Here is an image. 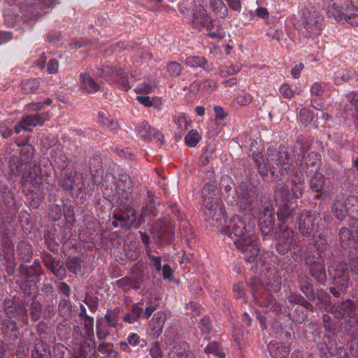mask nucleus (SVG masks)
Segmentation results:
<instances>
[{
    "instance_id": "nucleus-15",
    "label": "nucleus",
    "mask_w": 358,
    "mask_h": 358,
    "mask_svg": "<svg viewBox=\"0 0 358 358\" xmlns=\"http://www.w3.org/2000/svg\"><path fill=\"white\" fill-rule=\"evenodd\" d=\"M303 22L305 29L309 32L314 34H319L320 31L319 25V17L315 11L308 13V15H303Z\"/></svg>"
},
{
    "instance_id": "nucleus-43",
    "label": "nucleus",
    "mask_w": 358,
    "mask_h": 358,
    "mask_svg": "<svg viewBox=\"0 0 358 358\" xmlns=\"http://www.w3.org/2000/svg\"><path fill=\"white\" fill-rule=\"evenodd\" d=\"M324 84L321 83H315L310 88V92L313 95L320 96L324 92Z\"/></svg>"
},
{
    "instance_id": "nucleus-63",
    "label": "nucleus",
    "mask_w": 358,
    "mask_h": 358,
    "mask_svg": "<svg viewBox=\"0 0 358 358\" xmlns=\"http://www.w3.org/2000/svg\"><path fill=\"white\" fill-rule=\"evenodd\" d=\"M149 257L156 270L159 271L161 269V258L154 255H149Z\"/></svg>"
},
{
    "instance_id": "nucleus-18",
    "label": "nucleus",
    "mask_w": 358,
    "mask_h": 358,
    "mask_svg": "<svg viewBox=\"0 0 358 358\" xmlns=\"http://www.w3.org/2000/svg\"><path fill=\"white\" fill-rule=\"evenodd\" d=\"M138 133L143 138H156L158 141L163 140V136L161 133L152 129L146 122H141L138 127Z\"/></svg>"
},
{
    "instance_id": "nucleus-23",
    "label": "nucleus",
    "mask_w": 358,
    "mask_h": 358,
    "mask_svg": "<svg viewBox=\"0 0 358 358\" xmlns=\"http://www.w3.org/2000/svg\"><path fill=\"white\" fill-rule=\"evenodd\" d=\"M329 184V181L326 180L324 176L320 173H316L310 178V186L315 192H319L322 189L327 185Z\"/></svg>"
},
{
    "instance_id": "nucleus-54",
    "label": "nucleus",
    "mask_w": 358,
    "mask_h": 358,
    "mask_svg": "<svg viewBox=\"0 0 358 358\" xmlns=\"http://www.w3.org/2000/svg\"><path fill=\"white\" fill-rule=\"evenodd\" d=\"M10 166L11 172L13 175L19 174L18 171V159L17 157H12L10 160Z\"/></svg>"
},
{
    "instance_id": "nucleus-6",
    "label": "nucleus",
    "mask_w": 358,
    "mask_h": 358,
    "mask_svg": "<svg viewBox=\"0 0 358 358\" xmlns=\"http://www.w3.org/2000/svg\"><path fill=\"white\" fill-rule=\"evenodd\" d=\"M320 218L315 211L304 210L299 218V230L303 236H311L317 229Z\"/></svg>"
},
{
    "instance_id": "nucleus-53",
    "label": "nucleus",
    "mask_w": 358,
    "mask_h": 358,
    "mask_svg": "<svg viewBox=\"0 0 358 358\" xmlns=\"http://www.w3.org/2000/svg\"><path fill=\"white\" fill-rule=\"evenodd\" d=\"M217 87V83L213 80H206L203 82V88L206 92H211Z\"/></svg>"
},
{
    "instance_id": "nucleus-39",
    "label": "nucleus",
    "mask_w": 358,
    "mask_h": 358,
    "mask_svg": "<svg viewBox=\"0 0 358 358\" xmlns=\"http://www.w3.org/2000/svg\"><path fill=\"white\" fill-rule=\"evenodd\" d=\"M17 248L19 250L24 249V252L22 253L21 252V255L23 259H29L31 255V245L26 242H21L18 244Z\"/></svg>"
},
{
    "instance_id": "nucleus-60",
    "label": "nucleus",
    "mask_w": 358,
    "mask_h": 358,
    "mask_svg": "<svg viewBox=\"0 0 358 358\" xmlns=\"http://www.w3.org/2000/svg\"><path fill=\"white\" fill-rule=\"evenodd\" d=\"M251 101H252V96L248 94H245L243 96H241L237 98V102L238 104H241V105L247 104V103H250Z\"/></svg>"
},
{
    "instance_id": "nucleus-32",
    "label": "nucleus",
    "mask_w": 358,
    "mask_h": 358,
    "mask_svg": "<svg viewBox=\"0 0 358 358\" xmlns=\"http://www.w3.org/2000/svg\"><path fill=\"white\" fill-rule=\"evenodd\" d=\"M166 70L170 76L177 77L181 73L182 67L176 62H171L167 64Z\"/></svg>"
},
{
    "instance_id": "nucleus-59",
    "label": "nucleus",
    "mask_w": 358,
    "mask_h": 358,
    "mask_svg": "<svg viewBox=\"0 0 358 358\" xmlns=\"http://www.w3.org/2000/svg\"><path fill=\"white\" fill-rule=\"evenodd\" d=\"M304 66L302 63L297 64L291 71V74L293 78H298L300 76L301 71L303 69Z\"/></svg>"
},
{
    "instance_id": "nucleus-48",
    "label": "nucleus",
    "mask_w": 358,
    "mask_h": 358,
    "mask_svg": "<svg viewBox=\"0 0 358 358\" xmlns=\"http://www.w3.org/2000/svg\"><path fill=\"white\" fill-rule=\"evenodd\" d=\"M200 328L203 334H207L210 332L211 329V325L208 318L204 317L201 320Z\"/></svg>"
},
{
    "instance_id": "nucleus-16",
    "label": "nucleus",
    "mask_w": 358,
    "mask_h": 358,
    "mask_svg": "<svg viewBox=\"0 0 358 358\" xmlns=\"http://www.w3.org/2000/svg\"><path fill=\"white\" fill-rule=\"evenodd\" d=\"M268 349L273 358H287L289 354L288 346L284 343L271 342Z\"/></svg>"
},
{
    "instance_id": "nucleus-20",
    "label": "nucleus",
    "mask_w": 358,
    "mask_h": 358,
    "mask_svg": "<svg viewBox=\"0 0 358 358\" xmlns=\"http://www.w3.org/2000/svg\"><path fill=\"white\" fill-rule=\"evenodd\" d=\"M114 217L115 220L112 222V225L114 227H120L126 229H129L136 220L134 212H131V215H127V216L120 215H115Z\"/></svg>"
},
{
    "instance_id": "nucleus-56",
    "label": "nucleus",
    "mask_w": 358,
    "mask_h": 358,
    "mask_svg": "<svg viewBox=\"0 0 358 358\" xmlns=\"http://www.w3.org/2000/svg\"><path fill=\"white\" fill-rule=\"evenodd\" d=\"M13 37V35L9 31H0V45L9 41Z\"/></svg>"
},
{
    "instance_id": "nucleus-61",
    "label": "nucleus",
    "mask_w": 358,
    "mask_h": 358,
    "mask_svg": "<svg viewBox=\"0 0 358 358\" xmlns=\"http://www.w3.org/2000/svg\"><path fill=\"white\" fill-rule=\"evenodd\" d=\"M162 273L164 278L171 279L173 270L168 264H164L162 268Z\"/></svg>"
},
{
    "instance_id": "nucleus-10",
    "label": "nucleus",
    "mask_w": 358,
    "mask_h": 358,
    "mask_svg": "<svg viewBox=\"0 0 358 358\" xmlns=\"http://www.w3.org/2000/svg\"><path fill=\"white\" fill-rule=\"evenodd\" d=\"M294 243L292 229L289 227L281 229L275 244L276 250L280 254L285 255L290 250L292 246L294 245Z\"/></svg>"
},
{
    "instance_id": "nucleus-1",
    "label": "nucleus",
    "mask_w": 358,
    "mask_h": 358,
    "mask_svg": "<svg viewBox=\"0 0 358 358\" xmlns=\"http://www.w3.org/2000/svg\"><path fill=\"white\" fill-rule=\"evenodd\" d=\"M255 222L248 217L236 215L231 218L223 229V232L233 240L248 262L254 261L259 252L255 243Z\"/></svg>"
},
{
    "instance_id": "nucleus-37",
    "label": "nucleus",
    "mask_w": 358,
    "mask_h": 358,
    "mask_svg": "<svg viewBox=\"0 0 358 358\" xmlns=\"http://www.w3.org/2000/svg\"><path fill=\"white\" fill-rule=\"evenodd\" d=\"M313 118V115L308 110L305 108L301 110L299 120L302 124L307 125L312 122Z\"/></svg>"
},
{
    "instance_id": "nucleus-5",
    "label": "nucleus",
    "mask_w": 358,
    "mask_h": 358,
    "mask_svg": "<svg viewBox=\"0 0 358 358\" xmlns=\"http://www.w3.org/2000/svg\"><path fill=\"white\" fill-rule=\"evenodd\" d=\"M351 230L346 227H343L340 230L339 236L341 243L343 247L353 245L356 251L358 250V220L353 222L350 227ZM357 260H352L350 263L351 270L355 273H358V252L356 254Z\"/></svg>"
},
{
    "instance_id": "nucleus-13",
    "label": "nucleus",
    "mask_w": 358,
    "mask_h": 358,
    "mask_svg": "<svg viewBox=\"0 0 358 358\" xmlns=\"http://www.w3.org/2000/svg\"><path fill=\"white\" fill-rule=\"evenodd\" d=\"M276 167L273 165L270 167L271 172L274 174L277 169H279V171L287 172L289 170L291 166V159L289 157V155L287 151L280 150L276 157L275 159Z\"/></svg>"
},
{
    "instance_id": "nucleus-46",
    "label": "nucleus",
    "mask_w": 358,
    "mask_h": 358,
    "mask_svg": "<svg viewBox=\"0 0 358 358\" xmlns=\"http://www.w3.org/2000/svg\"><path fill=\"white\" fill-rule=\"evenodd\" d=\"M131 278L129 277L122 278L117 281V285L122 289L127 291L130 289Z\"/></svg>"
},
{
    "instance_id": "nucleus-52",
    "label": "nucleus",
    "mask_w": 358,
    "mask_h": 358,
    "mask_svg": "<svg viewBox=\"0 0 358 358\" xmlns=\"http://www.w3.org/2000/svg\"><path fill=\"white\" fill-rule=\"evenodd\" d=\"M137 100L140 103L146 107H150L152 106V101L148 96H146V94L137 96Z\"/></svg>"
},
{
    "instance_id": "nucleus-44",
    "label": "nucleus",
    "mask_w": 358,
    "mask_h": 358,
    "mask_svg": "<svg viewBox=\"0 0 358 358\" xmlns=\"http://www.w3.org/2000/svg\"><path fill=\"white\" fill-rule=\"evenodd\" d=\"M175 122L178 127L181 131H185L187 129L188 127V122L186 119V117L184 115H180L177 118L175 119Z\"/></svg>"
},
{
    "instance_id": "nucleus-11",
    "label": "nucleus",
    "mask_w": 358,
    "mask_h": 358,
    "mask_svg": "<svg viewBox=\"0 0 358 358\" xmlns=\"http://www.w3.org/2000/svg\"><path fill=\"white\" fill-rule=\"evenodd\" d=\"M274 209L272 206H266L259 217V226L263 235H268L272 230L275 215Z\"/></svg>"
},
{
    "instance_id": "nucleus-28",
    "label": "nucleus",
    "mask_w": 358,
    "mask_h": 358,
    "mask_svg": "<svg viewBox=\"0 0 358 358\" xmlns=\"http://www.w3.org/2000/svg\"><path fill=\"white\" fill-rule=\"evenodd\" d=\"M3 332L5 337L10 340L17 338L19 335V331L14 321H9L4 327Z\"/></svg>"
},
{
    "instance_id": "nucleus-51",
    "label": "nucleus",
    "mask_w": 358,
    "mask_h": 358,
    "mask_svg": "<svg viewBox=\"0 0 358 358\" xmlns=\"http://www.w3.org/2000/svg\"><path fill=\"white\" fill-rule=\"evenodd\" d=\"M263 306L267 307L271 310L277 311L278 310L277 303L273 298L269 297L267 301L261 302Z\"/></svg>"
},
{
    "instance_id": "nucleus-29",
    "label": "nucleus",
    "mask_w": 358,
    "mask_h": 358,
    "mask_svg": "<svg viewBox=\"0 0 358 358\" xmlns=\"http://www.w3.org/2000/svg\"><path fill=\"white\" fill-rule=\"evenodd\" d=\"M185 63L187 66L192 68L201 67L206 69L204 65L206 64V60L203 57L189 56L185 59Z\"/></svg>"
},
{
    "instance_id": "nucleus-2",
    "label": "nucleus",
    "mask_w": 358,
    "mask_h": 358,
    "mask_svg": "<svg viewBox=\"0 0 358 358\" xmlns=\"http://www.w3.org/2000/svg\"><path fill=\"white\" fill-rule=\"evenodd\" d=\"M303 181H292L291 189L288 185L279 184L276 187L275 200L278 206L277 214L280 219L288 217L294 208V201L302 195Z\"/></svg>"
},
{
    "instance_id": "nucleus-50",
    "label": "nucleus",
    "mask_w": 358,
    "mask_h": 358,
    "mask_svg": "<svg viewBox=\"0 0 358 358\" xmlns=\"http://www.w3.org/2000/svg\"><path fill=\"white\" fill-rule=\"evenodd\" d=\"M59 63L56 59H50L48 63L47 71L50 74H54L57 72Z\"/></svg>"
},
{
    "instance_id": "nucleus-3",
    "label": "nucleus",
    "mask_w": 358,
    "mask_h": 358,
    "mask_svg": "<svg viewBox=\"0 0 358 358\" xmlns=\"http://www.w3.org/2000/svg\"><path fill=\"white\" fill-rule=\"evenodd\" d=\"M215 192L216 189L213 185L206 184L202 189L201 196L206 220L210 224L218 227L222 224V220L224 218V208Z\"/></svg>"
},
{
    "instance_id": "nucleus-62",
    "label": "nucleus",
    "mask_w": 358,
    "mask_h": 358,
    "mask_svg": "<svg viewBox=\"0 0 358 358\" xmlns=\"http://www.w3.org/2000/svg\"><path fill=\"white\" fill-rule=\"evenodd\" d=\"M127 341L130 345L136 346L139 343V337L136 334H131L128 336Z\"/></svg>"
},
{
    "instance_id": "nucleus-42",
    "label": "nucleus",
    "mask_w": 358,
    "mask_h": 358,
    "mask_svg": "<svg viewBox=\"0 0 358 358\" xmlns=\"http://www.w3.org/2000/svg\"><path fill=\"white\" fill-rule=\"evenodd\" d=\"M348 78V74L345 69H339L334 74V80L336 84L341 85L343 81Z\"/></svg>"
},
{
    "instance_id": "nucleus-7",
    "label": "nucleus",
    "mask_w": 358,
    "mask_h": 358,
    "mask_svg": "<svg viewBox=\"0 0 358 358\" xmlns=\"http://www.w3.org/2000/svg\"><path fill=\"white\" fill-rule=\"evenodd\" d=\"M306 262L310 266V270L315 279L323 284L325 282L327 275L324 267V259L322 258L320 252H316L313 256L308 255L306 257Z\"/></svg>"
},
{
    "instance_id": "nucleus-36",
    "label": "nucleus",
    "mask_w": 358,
    "mask_h": 358,
    "mask_svg": "<svg viewBox=\"0 0 358 358\" xmlns=\"http://www.w3.org/2000/svg\"><path fill=\"white\" fill-rule=\"evenodd\" d=\"M253 159L258 167L259 173L263 176H267L268 170L264 162L262 160L261 155L257 154L253 156Z\"/></svg>"
},
{
    "instance_id": "nucleus-24",
    "label": "nucleus",
    "mask_w": 358,
    "mask_h": 358,
    "mask_svg": "<svg viewBox=\"0 0 358 358\" xmlns=\"http://www.w3.org/2000/svg\"><path fill=\"white\" fill-rule=\"evenodd\" d=\"M167 318V313L165 312H157L154 315L152 319L150 322V326L153 330L161 331Z\"/></svg>"
},
{
    "instance_id": "nucleus-25",
    "label": "nucleus",
    "mask_w": 358,
    "mask_h": 358,
    "mask_svg": "<svg viewBox=\"0 0 358 358\" xmlns=\"http://www.w3.org/2000/svg\"><path fill=\"white\" fill-rule=\"evenodd\" d=\"M80 78L85 90L88 92L94 93L100 90V86L92 79L90 74H81Z\"/></svg>"
},
{
    "instance_id": "nucleus-64",
    "label": "nucleus",
    "mask_w": 358,
    "mask_h": 358,
    "mask_svg": "<svg viewBox=\"0 0 358 358\" xmlns=\"http://www.w3.org/2000/svg\"><path fill=\"white\" fill-rule=\"evenodd\" d=\"M256 14L258 17L265 19L268 16V12L266 8L259 7L256 9Z\"/></svg>"
},
{
    "instance_id": "nucleus-55",
    "label": "nucleus",
    "mask_w": 358,
    "mask_h": 358,
    "mask_svg": "<svg viewBox=\"0 0 358 358\" xmlns=\"http://www.w3.org/2000/svg\"><path fill=\"white\" fill-rule=\"evenodd\" d=\"M62 185L64 188L66 189H71L73 187L74 185L76 184V181L73 178H71V177H69L66 179H62Z\"/></svg>"
},
{
    "instance_id": "nucleus-14",
    "label": "nucleus",
    "mask_w": 358,
    "mask_h": 358,
    "mask_svg": "<svg viewBox=\"0 0 358 358\" xmlns=\"http://www.w3.org/2000/svg\"><path fill=\"white\" fill-rule=\"evenodd\" d=\"M190 20L197 27L199 25L208 29L213 27L212 18L203 8H199L198 13H194Z\"/></svg>"
},
{
    "instance_id": "nucleus-41",
    "label": "nucleus",
    "mask_w": 358,
    "mask_h": 358,
    "mask_svg": "<svg viewBox=\"0 0 358 358\" xmlns=\"http://www.w3.org/2000/svg\"><path fill=\"white\" fill-rule=\"evenodd\" d=\"M150 355L152 358H162V352L157 343H153L150 348Z\"/></svg>"
},
{
    "instance_id": "nucleus-4",
    "label": "nucleus",
    "mask_w": 358,
    "mask_h": 358,
    "mask_svg": "<svg viewBox=\"0 0 358 358\" xmlns=\"http://www.w3.org/2000/svg\"><path fill=\"white\" fill-rule=\"evenodd\" d=\"M351 6L338 7L336 3L329 5L327 14L337 22H346L352 26L358 25V0H350Z\"/></svg>"
},
{
    "instance_id": "nucleus-9",
    "label": "nucleus",
    "mask_w": 358,
    "mask_h": 358,
    "mask_svg": "<svg viewBox=\"0 0 358 358\" xmlns=\"http://www.w3.org/2000/svg\"><path fill=\"white\" fill-rule=\"evenodd\" d=\"M348 275L346 264L340 263L334 271V286L331 287V292L338 296L341 292H343L348 287Z\"/></svg>"
},
{
    "instance_id": "nucleus-34",
    "label": "nucleus",
    "mask_w": 358,
    "mask_h": 358,
    "mask_svg": "<svg viewBox=\"0 0 358 358\" xmlns=\"http://www.w3.org/2000/svg\"><path fill=\"white\" fill-rule=\"evenodd\" d=\"M241 68V67L240 65H234V64H232L228 67H227V66L223 67L220 71V76L222 77H226L228 76L234 75L240 71Z\"/></svg>"
},
{
    "instance_id": "nucleus-22",
    "label": "nucleus",
    "mask_w": 358,
    "mask_h": 358,
    "mask_svg": "<svg viewBox=\"0 0 358 358\" xmlns=\"http://www.w3.org/2000/svg\"><path fill=\"white\" fill-rule=\"evenodd\" d=\"M345 196H337L334 201L332 210L334 215L340 220H343L347 215V208L343 205Z\"/></svg>"
},
{
    "instance_id": "nucleus-40",
    "label": "nucleus",
    "mask_w": 358,
    "mask_h": 358,
    "mask_svg": "<svg viewBox=\"0 0 358 358\" xmlns=\"http://www.w3.org/2000/svg\"><path fill=\"white\" fill-rule=\"evenodd\" d=\"M80 315L81 316H84L85 317V323L88 328V331H93V326H94V319L92 317H90L86 315V309L83 305L80 306Z\"/></svg>"
},
{
    "instance_id": "nucleus-45",
    "label": "nucleus",
    "mask_w": 358,
    "mask_h": 358,
    "mask_svg": "<svg viewBox=\"0 0 358 358\" xmlns=\"http://www.w3.org/2000/svg\"><path fill=\"white\" fill-rule=\"evenodd\" d=\"M106 320L109 326L115 327L117 324V313L114 311H108L105 315Z\"/></svg>"
},
{
    "instance_id": "nucleus-17",
    "label": "nucleus",
    "mask_w": 358,
    "mask_h": 358,
    "mask_svg": "<svg viewBox=\"0 0 358 358\" xmlns=\"http://www.w3.org/2000/svg\"><path fill=\"white\" fill-rule=\"evenodd\" d=\"M188 350L189 345L186 342L179 343L173 347L169 353V358H192Z\"/></svg>"
},
{
    "instance_id": "nucleus-26",
    "label": "nucleus",
    "mask_w": 358,
    "mask_h": 358,
    "mask_svg": "<svg viewBox=\"0 0 358 358\" xmlns=\"http://www.w3.org/2000/svg\"><path fill=\"white\" fill-rule=\"evenodd\" d=\"M205 352L213 358H223L224 357L216 342L209 343L204 349Z\"/></svg>"
},
{
    "instance_id": "nucleus-27",
    "label": "nucleus",
    "mask_w": 358,
    "mask_h": 358,
    "mask_svg": "<svg viewBox=\"0 0 358 358\" xmlns=\"http://www.w3.org/2000/svg\"><path fill=\"white\" fill-rule=\"evenodd\" d=\"M210 6L220 17L223 18L227 15V8L222 0H212Z\"/></svg>"
},
{
    "instance_id": "nucleus-58",
    "label": "nucleus",
    "mask_w": 358,
    "mask_h": 358,
    "mask_svg": "<svg viewBox=\"0 0 358 358\" xmlns=\"http://www.w3.org/2000/svg\"><path fill=\"white\" fill-rule=\"evenodd\" d=\"M348 101L353 106H358V94L355 92H350L347 94Z\"/></svg>"
},
{
    "instance_id": "nucleus-21",
    "label": "nucleus",
    "mask_w": 358,
    "mask_h": 358,
    "mask_svg": "<svg viewBox=\"0 0 358 358\" xmlns=\"http://www.w3.org/2000/svg\"><path fill=\"white\" fill-rule=\"evenodd\" d=\"M155 306H149L143 309V303H137L132 306L131 313H134L137 318L148 319L156 310Z\"/></svg>"
},
{
    "instance_id": "nucleus-33",
    "label": "nucleus",
    "mask_w": 358,
    "mask_h": 358,
    "mask_svg": "<svg viewBox=\"0 0 358 358\" xmlns=\"http://www.w3.org/2000/svg\"><path fill=\"white\" fill-rule=\"evenodd\" d=\"M37 355L39 358H49L50 357V350L48 347L43 343H38L35 347V353L33 356Z\"/></svg>"
},
{
    "instance_id": "nucleus-35",
    "label": "nucleus",
    "mask_w": 358,
    "mask_h": 358,
    "mask_svg": "<svg viewBox=\"0 0 358 358\" xmlns=\"http://www.w3.org/2000/svg\"><path fill=\"white\" fill-rule=\"evenodd\" d=\"M154 86H155L154 84L146 83H141L136 87L135 92L138 94H141V95L148 94L151 93L152 90L154 87Z\"/></svg>"
},
{
    "instance_id": "nucleus-19",
    "label": "nucleus",
    "mask_w": 358,
    "mask_h": 358,
    "mask_svg": "<svg viewBox=\"0 0 358 358\" xmlns=\"http://www.w3.org/2000/svg\"><path fill=\"white\" fill-rule=\"evenodd\" d=\"M335 308V317L337 318L351 317V315L356 311L355 305L350 300L345 301Z\"/></svg>"
},
{
    "instance_id": "nucleus-30",
    "label": "nucleus",
    "mask_w": 358,
    "mask_h": 358,
    "mask_svg": "<svg viewBox=\"0 0 358 358\" xmlns=\"http://www.w3.org/2000/svg\"><path fill=\"white\" fill-rule=\"evenodd\" d=\"M201 138V136L199 133L195 129H192L185 135V142L187 146L194 148L200 141Z\"/></svg>"
},
{
    "instance_id": "nucleus-12",
    "label": "nucleus",
    "mask_w": 358,
    "mask_h": 358,
    "mask_svg": "<svg viewBox=\"0 0 358 358\" xmlns=\"http://www.w3.org/2000/svg\"><path fill=\"white\" fill-rule=\"evenodd\" d=\"M48 119L49 117L46 113H37L34 115H27L22 120L23 130L31 131L33 127L42 126Z\"/></svg>"
},
{
    "instance_id": "nucleus-31",
    "label": "nucleus",
    "mask_w": 358,
    "mask_h": 358,
    "mask_svg": "<svg viewBox=\"0 0 358 358\" xmlns=\"http://www.w3.org/2000/svg\"><path fill=\"white\" fill-rule=\"evenodd\" d=\"M39 82L36 79H29L22 83V90L24 94L34 93L38 88Z\"/></svg>"
},
{
    "instance_id": "nucleus-49",
    "label": "nucleus",
    "mask_w": 358,
    "mask_h": 358,
    "mask_svg": "<svg viewBox=\"0 0 358 358\" xmlns=\"http://www.w3.org/2000/svg\"><path fill=\"white\" fill-rule=\"evenodd\" d=\"M101 122L106 126L109 130L113 131L115 129L116 123L110 121L107 117H103V113L99 115Z\"/></svg>"
},
{
    "instance_id": "nucleus-8",
    "label": "nucleus",
    "mask_w": 358,
    "mask_h": 358,
    "mask_svg": "<svg viewBox=\"0 0 358 358\" xmlns=\"http://www.w3.org/2000/svg\"><path fill=\"white\" fill-rule=\"evenodd\" d=\"M99 76L104 78L109 83L120 85L126 91L130 88L128 85L127 75L120 67L105 66L101 70Z\"/></svg>"
},
{
    "instance_id": "nucleus-38",
    "label": "nucleus",
    "mask_w": 358,
    "mask_h": 358,
    "mask_svg": "<svg viewBox=\"0 0 358 358\" xmlns=\"http://www.w3.org/2000/svg\"><path fill=\"white\" fill-rule=\"evenodd\" d=\"M67 266L69 271L73 273H77L80 269V261L76 258L69 259Z\"/></svg>"
},
{
    "instance_id": "nucleus-57",
    "label": "nucleus",
    "mask_w": 358,
    "mask_h": 358,
    "mask_svg": "<svg viewBox=\"0 0 358 358\" xmlns=\"http://www.w3.org/2000/svg\"><path fill=\"white\" fill-rule=\"evenodd\" d=\"M229 8L235 11H240L241 4L240 0H226Z\"/></svg>"
},
{
    "instance_id": "nucleus-47",
    "label": "nucleus",
    "mask_w": 358,
    "mask_h": 358,
    "mask_svg": "<svg viewBox=\"0 0 358 358\" xmlns=\"http://www.w3.org/2000/svg\"><path fill=\"white\" fill-rule=\"evenodd\" d=\"M280 94L285 98L289 99L293 96V92L287 84H283L280 88Z\"/></svg>"
}]
</instances>
